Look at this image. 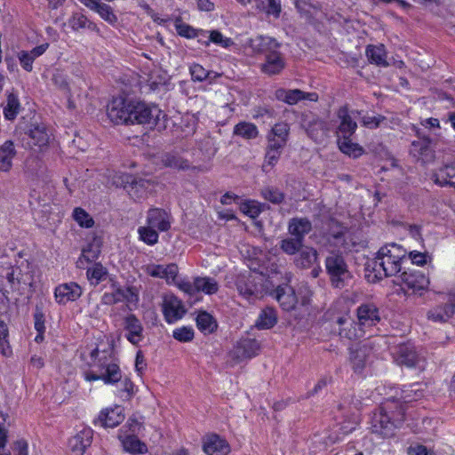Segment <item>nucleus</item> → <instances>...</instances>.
Wrapping results in <instances>:
<instances>
[{
  "label": "nucleus",
  "mask_w": 455,
  "mask_h": 455,
  "mask_svg": "<svg viewBox=\"0 0 455 455\" xmlns=\"http://www.w3.org/2000/svg\"><path fill=\"white\" fill-rule=\"evenodd\" d=\"M406 250L395 243L382 246L375 259L368 262L365 276L369 282L374 283L384 277L395 276L403 269L406 261Z\"/></svg>",
  "instance_id": "nucleus-1"
},
{
  "label": "nucleus",
  "mask_w": 455,
  "mask_h": 455,
  "mask_svg": "<svg viewBox=\"0 0 455 455\" xmlns=\"http://www.w3.org/2000/svg\"><path fill=\"white\" fill-rule=\"evenodd\" d=\"M404 420L403 406L395 399H387L371 417V430L382 437H391Z\"/></svg>",
  "instance_id": "nucleus-2"
},
{
  "label": "nucleus",
  "mask_w": 455,
  "mask_h": 455,
  "mask_svg": "<svg viewBox=\"0 0 455 455\" xmlns=\"http://www.w3.org/2000/svg\"><path fill=\"white\" fill-rule=\"evenodd\" d=\"M91 370L84 373L87 381L102 380L107 385H113L122 380V371L117 360L111 353L100 351L97 347L91 354Z\"/></svg>",
  "instance_id": "nucleus-3"
},
{
  "label": "nucleus",
  "mask_w": 455,
  "mask_h": 455,
  "mask_svg": "<svg viewBox=\"0 0 455 455\" xmlns=\"http://www.w3.org/2000/svg\"><path fill=\"white\" fill-rule=\"evenodd\" d=\"M134 100L124 97L113 98L107 106V115L115 124H132Z\"/></svg>",
  "instance_id": "nucleus-4"
},
{
  "label": "nucleus",
  "mask_w": 455,
  "mask_h": 455,
  "mask_svg": "<svg viewBox=\"0 0 455 455\" xmlns=\"http://www.w3.org/2000/svg\"><path fill=\"white\" fill-rule=\"evenodd\" d=\"M438 294L442 296L443 301L427 311V318L435 323H444L455 314V291H451L447 294Z\"/></svg>",
  "instance_id": "nucleus-5"
},
{
  "label": "nucleus",
  "mask_w": 455,
  "mask_h": 455,
  "mask_svg": "<svg viewBox=\"0 0 455 455\" xmlns=\"http://www.w3.org/2000/svg\"><path fill=\"white\" fill-rule=\"evenodd\" d=\"M359 115V111L349 110L347 107H342L338 110L337 116L339 124L336 130L337 142H340V140L342 142H351L352 136L357 128L356 120Z\"/></svg>",
  "instance_id": "nucleus-6"
},
{
  "label": "nucleus",
  "mask_w": 455,
  "mask_h": 455,
  "mask_svg": "<svg viewBox=\"0 0 455 455\" xmlns=\"http://www.w3.org/2000/svg\"><path fill=\"white\" fill-rule=\"evenodd\" d=\"M132 124H147L156 126L163 115L162 110L155 104L134 100Z\"/></svg>",
  "instance_id": "nucleus-7"
},
{
  "label": "nucleus",
  "mask_w": 455,
  "mask_h": 455,
  "mask_svg": "<svg viewBox=\"0 0 455 455\" xmlns=\"http://www.w3.org/2000/svg\"><path fill=\"white\" fill-rule=\"evenodd\" d=\"M325 267L332 284L342 288L346 279L350 277L347 266L341 255L331 253L325 259Z\"/></svg>",
  "instance_id": "nucleus-8"
},
{
  "label": "nucleus",
  "mask_w": 455,
  "mask_h": 455,
  "mask_svg": "<svg viewBox=\"0 0 455 455\" xmlns=\"http://www.w3.org/2000/svg\"><path fill=\"white\" fill-rule=\"evenodd\" d=\"M395 278V283L403 284L414 292L427 289L430 283L421 271L415 269L402 270Z\"/></svg>",
  "instance_id": "nucleus-9"
},
{
  "label": "nucleus",
  "mask_w": 455,
  "mask_h": 455,
  "mask_svg": "<svg viewBox=\"0 0 455 455\" xmlns=\"http://www.w3.org/2000/svg\"><path fill=\"white\" fill-rule=\"evenodd\" d=\"M123 327L125 339L132 345L139 346L145 339L144 327L141 321L134 315L124 317Z\"/></svg>",
  "instance_id": "nucleus-10"
},
{
  "label": "nucleus",
  "mask_w": 455,
  "mask_h": 455,
  "mask_svg": "<svg viewBox=\"0 0 455 455\" xmlns=\"http://www.w3.org/2000/svg\"><path fill=\"white\" fill-rule=\"evenodd\" d=\"M162 311L168 323H174L186 314V309L180 299L174 295H165L163 299Z\"/></svg>",
  "instance_id": "nucleus-11"
},
{
  "label": "nucleus",
  "mask_w": 455,
  "mask_h": 455,
  "mask_svg": "<svg viewBox=\"0 0 455 455\" xmlns=\"http://www.w3.org/2000/svg\"><path fill=\"white\" fill-rule=\"evenodd\" d=\"M357 324L362 330L375 326L380 321L379 310L372 303H364L356 309Z\"/></svg>",
  "instance_id": "nucleus-12"
},
{
  "label": "nucleus",
  "mask_w": 455,
  "mask_h": 455,
  "mask_svg": "<svg viewBox=\"0 0 455 455\" xmlns=\"http://www.w3.org/2000/svg\"><path fill=\"white\" fill-rule=\"evenodd\" d=\"M259 350V344L256 339H243L235 346L232 351V360L240 363L255 356Z\"/></svg>",
  "instance_id": "nucleus-13"
},
{
  "label": "nucleus",
  "mask_w": 455,
  "mask_h": 455,
  "mask_svg": "<svg viewBox=\"0 0 455 455\" xmlns=\"http://www.w3.org/2000/svg\"><path fill=\"white\" fill-rule=\"evenodd\" d=\"M82 288L74 282L61 283L55 288L54 296L59 304L75 301L82 295Z\"/></svg>",
  "instance_id": "nucleus-14"
},
{
  "label": "nucleus",
  "mask_w": 455,
  "mask_h": 455,
  "mask_svg": "<svg viewBox=\"0 0 455 455\" xmlns=\"http://www.w3.org/2000/svg\"><path fill=\"white\" fill-rule=\"evenodd\" d=\"M146 223L159 232H165L171 228V215L165 210L151 208L147 212Z\"/></svg>",
  "instance_id": "nucleus-15"
},
{
  "label": "nucleus",
  "mask_w": 455,
  "mask_h": 455,
  "mask_svg": "<svg viewBox=\"0 0 455 455\" xmlns=\"http://www.w3.org/2000/svg\"><path fill=\"white\" fill-rule=\"evenodd\" d=\"M121 180L130 195L138 198L143 197L151 185L148 180L136 178L127 173L121 176Z\"/></svg>",
  "instance_id": "nucleus-16"
},
{
  "label": "nucleus",
  "mask_w": 455,
  "mask_h": 455,
  "mask_svg": "<svg viewBox=\"0 0 455 455\" xmlns=\"http://www.w3.org/2000/svg\"><path fill=\"white\" fill-rule=\"evenodd\" d=\"M144 271L152 277L163 278L165 279L168 283H171V282H175L179 269L177 265L173 263L166 266L148 264L144 267Z\"/></svg>",
  "instance_id": "nucleus-17"
},
{
  "label": "nucleus",
  "mask_w": 455,
  "mask_h": 455,
  "mask_svg": "<svg viewBox=\"0 0 455 455\" xmlns=\"http://www.w3.org/2000/svg\"><path fill=\"white\" fill-rule=\"evenodd\" d=\"M93 431L85 427L79 431L68 441V446L73 455H84L85 450L92 444Z\"/></svg>",
  "instance_id": "nucleus-18"
},
{
  "label": "nucleus",
  "mask_w": 455,
  "mask_h": 455,
  "mask_svg": "<svg viewBox=\"0 0 455 455\" xmlns=\"http://www.w3.org/2000/svg\"><path fill=\"white\" fill-rule=\"evenodd\" d=\"M49 48V44L44 43L40 45L34 47L30 51H20L17 54V58L21 68L27 71L31 72L33 70V63L36 59L42 56Z\"/></svg>",
  "instance_id": "nucleus-19"
},
{
  "label": "nucleus",
  "mask_w": 455,
  "mask_h": 455,
  "mask_svg": "<svg viewBox=\"0 0 455 455\" xmlns=\"http://www.w3.org/2000/svg\"><path fill=\"white\" fill-rule=\"evenodd\" d=\"M124 419V409L116 405L100 411L98 420L103 427H116Z\"/></svg>",
  "instance_id": "nucleus-20"
},
{
  "label": "nucleus",
  "mask_w": 455,
  "mask_h": 455,
  "mask_svg": "<svg viewBox=\"0 0 455 455\" xmlns=\"http://www.w3.org/2000/svg\"><path fill=\"white\" fill-rule=\"evenodd\" d=\"M337 323L339 326V335L341 338L353 340L361 338L364 333V330H362V328L358 326L357 323L350 321L347 317H339Z\"/></svg>",
  "instance_id": "nucleus-21"
},
{
  "label": "nucleus",
  "mask_w": 455,
  "mask_h": 455,
  "mask_svg": "<svg viewBox=\"0 0 455 455\" xmlns=\"http://www.w3.org/2000/svg\"><path fill=\"white\" fill-rule=\"evenodd\" d=\"M247 44L253 52L266 54L269 53L271 51L277 50L280 46L275 39L264 36H257L253 38H250Z\"/></svg>",
  "instance_id": "nucleus-22"
},
{
  "label": "nucleus",
  "mask_w": 455,
  "mask_h": 455,
  "mask_svg": "<svg viewBox=\"0 0 455 455\" xmlns=\"http://www.w3.org/2000/svg\"><path fill=\"white\" fill-rule=\"evenodd\" d=\"M226 447L225 439L216 434L206 435L203 438V450L207 455H226Z\"/></svg>",
  "instance_id": "nucleus-23"
},
{
  "label": "nucleus",
  "mask_w": 455,
  "mask_h": 455,
  "mask_svg": "<svg viewBox=\"0 0 455 455\" xmlns=\"http://www.w3.org/2000/svg\"><path fill=\"white\" fill-rule=\"evenodd\" d=\"M371 348L366 346H361L350 352V363L352 369L356 373H361L370 360Z\"/></svg>",
  "instance_id": "nucleus-24"
},
{
  "label": "nucleus",
  "mask_w": 455,
  "mask_h": 455,
  "mask_svg": "<svg viewBox=\"0 0 455 455\" xmlns=\"http://www.w3.org/2000/svg\"><path fill=\"white\" fill-rule=\"evenodd\" d=\"M274 296L284 310L290 311L295 307L297 298L291 286H278L274 291Z\"/></svg>",
  "instance_id": "nucleus-25"
},
{
  "label": "nucleus",
  "mask_w": 455,
  "mask_h": 455,
  "mask_svg": "<svg viewBox=\"0 0 455 455\" xmlns=\"http://www.w3.org/2000/svg\"><path fill=\"white\" fill-rule=\"evenodd\" d=\"M333 238L335 239V245L345 251L353 250L358 251L359 247L363 246L359 237L348 231L339 232L333 235Z\"/></svg>",
  "instance_id": "nucleus-26"
},
{
  "label": "nucleus",
  "mask_w": 455,
  "mask_h": 455,
  "mask_svg": "<svg viewBox=\"0 0 455 455\" xmlns=\"http://www.w3.org/2000/svg\"><path fill=\"white\" fill-rule=\"evenodd\" d=\"M35 148H30L29 156L25 161L26 172L31 177H36L44 170V164L38 156H35L43 150L41 144H34Z\"/></svg>",
  "instance_id": "nucleus-27"
},
{
  "label": "nucleus",
  "mask_w": 455,
  "mask_h": 455,
  "mask_svg": "<svg viewBox=\"0 0 455 455\" xmlns=\"http://www.w3.org/2000/svg\"><path fill=\"white\" fill-rule=\"evenodd\" d=\"M123 449L131 454H145L148 451L147 445L141 442L135 435H123L122 433L118 435Z\"/></svg>",
  "instance_id": "nucleus-28"
},
{
  "label": "nucleus",
  "mask_w": 455,
  "mask_h": 455,
  "mask_svg": "<svg viewBox=\"0 0 455 455\" xmlns=\"http://www.w3.org/2000/svg\"><path fill=\"white\" fill-rule=\"evenodd\" d=\"M365 55L371 64L383 68L389 66L386 48L383 44L368 45L365 49Z\"/></svg>",
  "instance_id": "nucleus-29"
},
{
  "label": "nucleus",
  "mask_w": 455,
  "mask_h": 455,
  "mask_svg": "<svg viewBox=\"0 0 455 455\" xmlns=\"http://www.w3.org/2000/svg\"><path fill=\"white\" fill-rule=\"evenodd\" d=\"M311 230L312 224L307 218H293L289 221V233L301 241L304 240L305 235Z\"/></svg>",
  "instance_id": "nucleus-30"
},
{
  "label": "nucleus",
  "mask_w": 455,
  "mask_h": 455,
  "mask_svg": "<svg viewBox=\"0 0 455 455\" xmlns=\"http://www.w3.org/2000/svg\"><path fill=\"white\" fill-rule=\"evenodd\" d=\"M21 109L18 94L13 91L6 92V101L4 104L3 113L7 120H14Z\"/></svg>",
  "instance_id": "nucleus-31"
},
{
  "label": "nucleus",
  "mask_w": 455,
  "mask_h": 455,
  "mask_svg": "<svg viewBox=\"0 0 455 455\" xmlns=\"http://www.w3.org/2000/svg\"><path fill=\"white\" fill-rule=\"evenodd\" d=\"M284 68V60L277 50L271 51L266 54V63L262 66V70L268 75L280 73Z\"/></svg>",
  "instance_id": "nucleus-32"
},
{
  "label": "nucleus",
  "mask_w": 455,
  "mask_h": 455,
  "mask_svg": "<svg viewBox=\"0 0 455 455\" xmlns=\"http://www.w3.org/2000/svg\"><path fill=\"white\" fill-rule=\"evenodd\" d=\"M68 27L75 32H79L83 29H88L91 31L99 30L97 25L81 12H74L68 19Z\"/></svg>",
  "instance_id": "nucleus-33"
},
{
  "label": "nucleus",
  "mask_w": 455,
  "mask_h": 455,
  "mask_svg": "<svg viewBox=\"0 0 455 455\" xmlns=\"http://www.w3.org/2000/svg\"><path fill=\"white\" fill-rule=\"evenodd\" d=\"M434 180L440 186L455 188V163L447 164L434 174Z\"/></svg>",
  "instance_id": "nucleus-34"
},
{
  "label": "nucleus",
  "mask_w": 455,
  "mask_h": 455,
  "mask_svg": "<svg viewBox=\"0 0 455 455\" xmlns=\"http://www.w3.org/2000/svg\"><path fill=\"white\" fill-rule=\"evenodd\" d=\"M277 323V313L273 307L262 309L255 321V327L258 330H268L273 328Z\"/></svg>",
  "instance_id": "nucleus-35"
},
{
  "label": "nucleus",
  "mask_w": 455,
  "mask_h": 455,
  "mask_svg": "<svg viewBox=\"0 0 455 455\" xmlns=\"http://www.w3.org/2000/svg\"><path fill=\"white\" fill-rule=\"evenodd\" d=\"M397 362L399 364L407 367H414L419 365L420 358L415 352L414 348L410 346H401L398 351Z\"/></svg>",
  "instance_id": "nucleus-36"
},
{
  "label": "nucleus",
  "mask_w": 455,
  "mask_h": 455,
  "mask_svg": "<svg viewBox=\"0 0 455 455\" xmlns=\"http://www.w3.org/2000/svg\"><path fill=\"white\" fill-rule=\"evenodd\" d=\"M317 260V251L311 247L299 250V255L295 258L294 263L298 267L309 268Z\"/></svg>",
  "instance_id": "nucleus-37"
},
{
  "label": "nucleus",
  "mask_w": 455,
  "mask_h": 455,
  "mask_svg": "<svg viewBox=\"0 0 455 455\" xmlns=\"http://www.w3.org/2000/svg\"><path fill=\"white\" fill-rule=\"evenodd\" d=\"M411 154L423 164L430 163L435 159V151L430 144H411Z\"/></svg>",
  "instance_id": "nucleus-38"
},
{
  "label": "nucleus",
  "mask_w": 455,
  "mask_h": 455,
  "mask_svg": "<svg viewBox=\"0 0 455 455\" xmlns=\"http://www.w3.org/2000/svg\"><path fill=\"white\" fill-rule=\"evenodd\" d=\"M256 8L267 16L278 19L282 12L281 0H255Z\"/></svg>",
  "instance_id": "nucleus-39"
},
{
  "label": "nucleus",
  "mask_w": 455,
  "mask_h": 455,
  "mask_svg": "<svg viewBox=\"0 0 455 455\" xmlns=\"http://www.w3.org/2000/svg\"><path fill=\"white\" fill-rule=\"evenodd\" d=\"M14 144H4L0 147V172H8L12 165L16 151Z\"/></svg>",
  "instance_id": "nucleus-40"
},
{
  "label": "nucleus",
  "mask_w": 455,
  "mask_h": 455,
  "mask_svg": "<svg viewBox=\"0 0 455 455\" xmlns=\"http://www.w3.org/2000/svg\"><path fill=\"white\" fill-rule=\"evenodd\" d=\"M303 92L299 89L286 90L283 88L277 89L275 92L276 100L285 102L289 105H294L301 100Z\"/></svg>",
  "instance_id": "nucleus-41"
},
{
  "label": "nucleus",
  "mask_w": 455,
  "mask_h": 455,
  "mask_svg": "<svg viewBox=\"0 0 455 455\" xmlns=\"http://www.w3.org/2000/svg\"><path fill=\"white\" fill-rule=\"evenodd\" d=\"M114 301L133 303L139 299L136 289L132 286L117 287L114 290Z\"/></svg>",
  "instance_id": "nucleus-42"
},
{
  "label": "nucleus",
  "mask_w": 455,
  "mask_h": 455,
  "mask_svg": "<svg viewBox=\"0 0 455 455\" xmlns=\"http://www.w3.org/2000/svg\"><path fill=\"white\" fill-rule=\"evenodd\" d=\"M189 71L193 81L202 82L209 80L210 83H212L215 78L220 76V74L208 71L199 64H193L190 66Z\"/></svg>",
  "instance_id": "nucleus-43"
},
{
  "label": "nucleus",
  "mask_w": 455,
  "mask_h": 455,
  "mask_svg": "<svg viewBox=\"0 0 455 455\" xmlns=\"http://www.w3.org/2000/svg\"><path fill=\"white\" fill-rule=\"evenodd\" d=\"M196 322L197 328L204 334L212 333L217 328L216 321L205 311L200 312L197 315Z\"/></svg>",
  "instance_id": "nucleus-44"
},
{
  "label": "nucleus",
  "mask_w": 455,
  "mask_h": 455,
  "mask_svg": "<svg viewBox=\"0 0 455 455\" xmlns=\"http://www.w3.org/2000/svg\"><path fill=\"white\" fill-rule=\"evenodd\" d=\"M236 286L239 293L244 298L251 299L257 297V287L252 283L250 278L246 279L244 276L239 277L236 282Z\"/></svg>",
  "instance_id": "nucleus-45"
},
{
  "label": "nucleus",
  "mask_w": 455,
  "mask_h": 455,
  "mask_svg": "<svg viewBox=\"0 0 455 455\" xmlns=\"http://www.w3.org/2000/svg\"><path fill=\"white\" fill-rule=\"evenodd\" d=\"M174 27L178 35L185 38L191 39L204 35L203 30H196L192 26L182 22L180 19L175 20Z\"/></svg>",
  "instance_id": "nucleus-46"
},
{
  "label": "nucleus",
  "mask_w": 455,
  "mask_h": 455,
  "mask_svg": "<svg viewBox=\"0 0 455 455\" xmlns=\"http://www.w3.org/2000/svg\"><path fill=\"white\" fill-rule=\"evenodd\" d=\"M234 133L243 140H252L256 138L258 129L253 124L242 122L235 125Z\"/></svg>",
  "instance_id": "nucleus-47"
},
{
  "label": "nucleus",
  "mask_w": 455,
  "mask_h": 455,
  "mask_svg": "<svg viewBox=\"0 0 455 455\" xmlns=\"http://www.w3.org/2000/svg\"><path fill=\"white\" fill-rule=\"evenodd\" d=\"M140 239L148 245H155L158 242V230L153 227L146 225L138 228Z\"/></svg>",
  "instance_id": "nucleus-48"
},
{
  "label": "nucleus",
  "mask_w": 455,
  "mask_h": 455,
  "mask_svg": "<svg viewBox=\"0 0 455 455\" xmlns=\"http://www.w3.org/2000/svg\"><path fill=\"white\" fill-rule=\"evenodd\" d=\"M16 269L12 265L0 267V286L2 289L12 288L15 283Z\"/></svg>",
  "instance_id": "nucleus-49"
},
{
  "label": "nucleus",
  "mask_w": 455,
  "mask_h": 455,
  "mask_svg": "<svg viewBox=\"0 0 455 455\" xmlns=\"http://www.w3.org/2000/svg\"><path fill=\"white\" fill-rule=\"evenodd\" d=\"M416 385L411 386V387H415ZM421 396H423V393L419 389H414V388H407L404 390H402L401 396L399 398L397 397H391L390 399H395L399 401V403L403 406L404 412L407 410V403L419 399Z\"/></svg>",
  "instance_id": "nucleus-50"
},
{
  "label": "nucleus",
  "mask_w": 455,
  "mask_h": 455,
  "mask_svg": "<svg viewBox=\"0 0 455 455\" xmlns=\"http://www.w3.org/2000/svg\"><path fill=\"white\" fill-rule=\"evenodd\" d=\"M94 12H96L103 20L112 26H115L118 21V18L114 12L113 8L105 3H101L100 5H98V8Z\"/></svg>",
  "instance_id": "nucleus-51"
},
{
  "label": "nucleus",
  "mask_w": 455,
  "mask_h": 455,
  "mask_svg": "<svg viewBox=\"0 0 455 455\" xmlns=\"http://www.w3.org/2000/svg\"><path fill=\"white\" fill-rule=\"evenodd\" d=\"M302 245L303 241L293 236L283 239L280 243V248L284 253L288 255H294L299 251Z\"/></svg>",
  "instance_id": "nucleus-52"
},
{
  "label": "nucleus",
  "mask_w": 455,
  "mask_h": 455,
  "mask_svg": "<svg viewBox=\"0 0 455 455\" xmlns=\"http://www.w3.org/2000/svg\"><path fill=\"white\" fill-rule=\"evenodd\" d=\"M218 290L217 283L210 277L196 278V291H204L207 294L215 293Z\"/></svg>",
  "instance_id": "nucleus-53"
},
{
  "label": "nucleus",
  "mask_w": 455,
  "mask_h": 455,
  "mask_svg": "<svg viewBox=\"0 0 455 455\" xmlns=\"http://www.w3.org/2000/svg\"><path fill=\"white\" fill-rule=\"evenodd\" d=\"M239 210L244 215L255 219L262 212V205L256 201H244L240 203Z\"/></svg>",
  "instance_id": "nucleus-54"
},
{
  "label": "nucleus",
  "mask_w": 455,
  "mask_h": 455,
  "mask_svg": "<svg viewBox=\"0 0 455 455\" xmlns=\"http://www.w3.org/2000/svg\"><path fill=\"white\" fill-rule=\"evenodd\" d=\"M28 136L31 140L37 142H49L50 140V136L44 124H32L28 131Z\"/></svg>",
  "instance_id": "nucleus-55"
},
{
  "label": "nucleus",
  "mask_w": 455,
  "mask_h": 455,
  "mask_svg": "<svg viewBox=\"0 0 455 455\" xmlns=\"http://www.w3.org/2000/svg\"><path fill=\"white\" fill-rule=\"evenodd\" d=\"M164 164L167 167L175 168L179 170H187L189 168V164L187 160L179 157L176 155L165 154L162 159Z\"/></svg>",
  "instance_id": "nucleus-56"
},
{
  "label": "nucleus",
  "mask_w": 455,
  "mask_h": 455,
  "mask_svg": "<svg viewBox=\"0 0 455 455\" xmlns=\"http://www.w3.org/2000/svg\"><path fill=\"white\" fill-rule=\"evenodd\" d=\"M86 275L92 283L98 284L104 279L107 275V270L101 264L95 263L92 267L87 269Z\"/></svg>",
  "instance_id": "nucleus-57"
},
{
  "label": "nucleus",
  "mask_w": 455,
  "mask_h": 455,
  "mask_svg": "<svg viewBox=\"0 0 455 455\" xmlns=\"http://www.w3.org/2000/svg\"><path fill=\"white\" fill-rule=\"evenodd\" d=\"M73 218L82 228H92L94 225L92 218L82 208L76 207L73 211Z\"/></svg>",
  "instance_id": "nucleus-58"
},
{
  "label": "nucleus",
  "mask_w": 455,
  "mask_h": 455,
  "mask_svg": "<svg viewBox=\"0 0 455 455\" xmlns=\"http://www.w3.org/2000/svg\"><path fill=\"white\" fill-rule=\"evenodd\" d=\"M275 115V110L269 106H258L254 108L251 111V116L256 120H261L262 122H266L269 119H272Z\"/></svg>",
  "instance_id": "nucleus-59"
},
{
  "label": "nucleus",
  "mask_w": 455,
  "mask_h": 455,
  "mask_svg": "<svg viewBox=\"0 0 455 455\" xmlns=\"http://www.w3.org/2000/svg\"><path fill=\"white\" fill-rule=\"evenodd\" d=\"M195 332L192 327L182 326L172 331V337L180 342H190L193 340Z\"/></svg>",
  "instance_id": "nucleus-60"
},
{
  "label": "nucleus",
  "mask_w": 455,
  "mask_h": 455,
  "mask_svg": "<svg viewBox=\"0 0 455 455\" xmlns=\"http://www.w3.org/2000/svg\"><path fill=\"white\" fill-rule=\"evenodd\" d=\"M7 338V326L3 321L0 320V353L4 356H9L12 354V349Z\"/></svg>",
  "instance_id": "nucleus-61"
},
{
  "label": "nucleus",
  "mask_w": 455,
  "mask_h": 455,
  "mask_svg": "<svg viewBox=\"0 0 455 455\" xmlns=\"http://www.w3.org/2000/svg\"><path fill=\"white\" fill-rule=\"evenodd\" d=\"M339 149L348 156L357 158L361 156L364 150L360 144H337Z\"/></svg>",
  "instance_id": "nucleus-62"
},
{
  "label": "nucleus",
  "mask_w": 455,
  "mask_h": 455,
  "mask_svg": "<svg viewBox=\"0 0 455 455\" xmlns=\"http://www.w3.org/2000/svg\"><path fill=\"white\" fill-rule=\"evenodd\" d=\"M100 254V245L96 243L88 244L82 251V258L87 262H94Z\"/></svg>",
  "instance_id": "nucleus-63"
},
{
  "label": "nucleus",
  "mask_w": 455,
  "mask_h": 455,
  "mask_svg": "<svg viewBox=\"0 0 455 455\" xmlns=\"http://www.w3.org/2000/svg\"><path fill=\"white\" fill-rule=\"evenodd\" d=\"M283 144L270 145L266 152V163L269 165H275L277 162Z\"/></svg>",
  "instance_id": "nucleus-64"
}]
</instances>
